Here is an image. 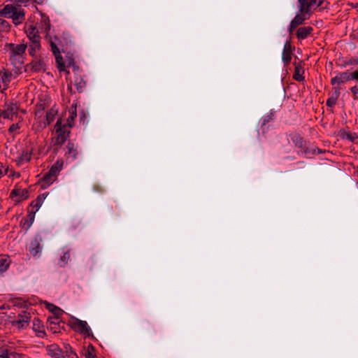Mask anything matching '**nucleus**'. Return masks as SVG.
I'll use <instances>...</instances> for the list:
<instances>
[{
	"mask_svg": "<svg viewBox=\"0 0 358 358\" xmlns=\"http://www.w3.org/2000/svg\"><path fill=\"white\" fill-rule=\"evenodd\" d=\"M12 201H13V204L14 206H17L19 205L21 201H22V196H20V197H16V198H14V199H11Z\"/></svg>",
	"mask_w": 358,
	"mask_h": 358,
	"instance_id": "obj_44",
	"label": "nucleus"
},
{
	"mask_svg": "<svg viewBox=\"0 0 358 358\" xmlns=\"http://www.w3.org/2000/svg\"><path fill=\"white\" fill-rule=\"evenodd\" d=\"M313 31V28L310 26L299 27L296 33L299 40H303L308 38Z\"/></svg>",
	"mask_w": 358,
	"mask_h": 358,
	"instance_id": "obj_21",
	"label": "nucleus"
},
{
	"mask_svg": "<svg viewBox=\"0 0 358 358\" xmlns=\"http://www.w3.org/2000/svg\"><path fill=\"white\" fill-rule=\"evenodd\" d=\"M63 163L59 161L56 162L50 169V170L43 176L41 181V186L43 189L48 187L57 178L59 173L62 169Z\"/></svg>",
	"mask_w": 358,
	"mask_h": 358,
	"instance_id": "obj_2",
	"label": "nucleus"
},
{
	"mask_svg": "<svg viewBox=\"0 0 358 358\" xmlns=\"http://www.w3.org/2000/svg\"><path fill=\"white\" fill-rule=\"evenodd\" d=\"M41 44L40 41H35L34 42H31V44L29 45L28 51L29 55L31 57L36 56V52L40 49Z\"/></svg>",
	"mask_w": 358,
	"mask_h": 358,
	"instance_id": "obj_31",
	"label": "nucleus"
},
{
	"mask_svg": "<svg viewBox=\"0 0 358 358\" xmlns=\"http://www.w3.org/2000/svg\"><path fill=\"white\" fill-rule=\"evenodd\" d=\"M29 315L30 314L29 313H27L26 311H24V324L27 323V326H29V320L30 318Z\"/></svg>",
	"mask_w": 358,
	"mask_h": 358,
	"instance_id": "obj_46",
	"label": "nucleus"
},
{
	"mask_svg": "<svg viewBox=\"0 0 358 358\" xmlns=\"http://www.w3.org/2000/svg\"><path fill=\"white\" fill-rule=\"evenodd\" d=\"M18 110L19 106L16 103H11L7 106L6 109H0V117H3L4 119L13 120L14 117H17Z\"/></svg>",
	"mask_w": 358,
	"mask_h": 358,
	"instance_id": "obj_12",
	"label": "nucleus"
},
{
	"mask_svg": "<svg viewBox=\"0 0 358 358\" xmlns=\"http://www.w3.org/2000/svg\"><path fill=\"white\" fill-rule=\"evenodd\" d=\"M20 172H15V171H10V173L9 174V176L10 177H17V178H20Z\"/></svg>",
	"mask_w": 358,
	"mask_h": 358,
	"instance_id": "obj_47",
	"label": "nucleus"
},
{
	"mask_svg": "<svg viewBox=\"0 0 358 358\" xmlns=\"http://www.w3.org/2000/svg\"><path fill=\"white\" fill-rule=\"evenodd\" d=\"M10 27V25L6 20L0 18V34L1 32L8 31Z\"/></svg>",
	"mask_w": 358,
	"mask_h": 358,
	"instance_id": "obj_37",
	"label": "nucleus"
},
{
	"mask_svg": "<svg viewBox=\"0 0 358 358\" xmlns=\"http://www.w3.org/2000/svg\"><path fill=\"white\" fill-rule=\"evenodd\" d=\"M355 173H356V174L357 175V176H358V166H357V169H356Z\"/></svg>",
	"mask_w": 358,
	"mask_h": 358,
	"instance_id": "obj_60",
	"label": "nucleus"
},
{
	"mask_svg": "<svg viewBox=\"0 0 358 358\" xmlns=\"http://www.w3.org/2000/svg\"><path fill=\"white\" fill-rule=\"evenodd\" d=\"M19 224H20V226H22V220L21 221H20Z\"/></svg>",
	"mask_w": 358,
	"mask_h": 358,
	"instance_id": "obj_61",
	"label": "nucleus"
},
{
	"mask_svg": "<svg viewBox=\"0 0 358 358\" xmlns=\"http://www.w3.org/2000/svg\"><path fill=\"white\" fill-rule=\"evenodd\" d=\"M303 62H300L299 63H294V72L293 74V78L294 80L301 82L305 80V78L303 76L304 70L303 67Z\"/></svg>",
	"mask_w": 358,
	"mask_h": 358,
	"instance_id": "obj_19",
	"label": "nucleus"
},
{
	"mask_svg": "<svg viewBox=\"0 0 358 358\" xmlns=\"http://www.w3.org/2000/svg\"><path fill=\"white\" fill-rule=\"evenodd\" d=\"M20 196H22V192L20 188L15 187L11 191L9 197L10 199H14Z\"/></svg>",
	"mask_w": 358,
	"mask_h": 358,
	"instance_id": "obj_38",
	"label": "nucleus"
},
{
	"mask_svg": "<svg viewBox=\"0 0 358 358\" xmlns=\"http://www.w3.org/2000/svg\"><path fill=\"white\" fill-rule=\"evenodd\" d=\"M296 28V27H292V23L290 22L289 26L288 27V31L289 34H292L293 31Z\"/></svg>",
	"mask_w": 358,
	"mask_h": 358,
	"instance_id": "obj_48",
	"label": "nucleus"
},
{
	"mask_svg": "<svg viewBox=\"0 0 358 358\" xmlns=\"http://www.w3.org/2000/svg\"><path fill=\"white\" fill-rule=\"evenodd\" d=\"M70 259V252L69 251H66L65 252L63 255L60 257L59 262H58V265L61 267H64L65 266L69 260Z\"/></svg>",
	"mask_w": 358,
	"mask_h": 358,
	"instance_id": "obj_33",
	"label": "nucleus"
},
{
	"mask_svg": "<svg viewBox=\"0 0 358 358\" xmlns=\"http://www.w3.org/2000/svg\"><path fill=\"white\" fill-rule=\"evenodd\" d=\"M27 36L29 38L31 42H34L35 41H40V36L38 35V29L31 26L27 31Z\"/></svg>",
	"mask_w": 358,
	"mask_h": 358,
	"instance_id": "obj_27",
	"label": "nucleus"
},
{
	"mask_svg": "<svg viewBox=\"0 0 358 358\" xmlns=\"http://www.w3.org/2000/svg\"><path fill=\"white\" fill-rule=\"evenodd\" d=\"M292 48L289 41H287L284 45L282 59L285 66H287L292 59Z\"/></svg>",
	"mask_w": 358,
	"mask_h": 358,
	"instance_id": "obj_17",
	"label": "nucleus"
},
{
	"mask_svg": "<svg viewBox=\"0 0 358 358\" xmlns=\"http://www.w3.org/2000/svg\"><path fill=\"white\" fill-rule=\"evenodd\" d=\"M17 159H18V161H19V162L22 161V154L18 156Z\"/></svg>",
	"mask_w": 358,
	"mask_h": 358,
	"instance_id": "obj_53",
	"label": "nucleus"
},
{
	"mask_svg": "<svg viewBox=\"0 0 358 358\" xmlns=\"http://www.w3.org/2000/svg\"><path fill=\"white\" fill-rule=\"evenodd\" d=\"M48 194H39L36 199L32 201L30 205L27 207V220L24 224H27L28 227H29L32 223L34 222L35 214L41 206L44 199L47 196Z\"/></svg>",
	"mask_w": 358,
	"mask_h": 358,
	"instance_id": "obj_4",
	"label": "nucleus"
},
{
	"mask_svg": "<svg viewBox=\"0 0 358 358\" xmlns=\"http://www.w3.org/2000/svg\"><path fill=\"white\" fill-rule=\"evenodd\" d=\"M336 65L341 69H345L348 66H356L358 65V56L339 58Z\"/></svg>",
	"mask_w": 358,
	"mask_h": 358,
	"instance_id": "obj_14",
	"label": "nucleus"
},
{
	"mask_svg": "<svg viewBox=\"0 0 358 358\" xmlns=\"http://www.w3.org/2000/svg\"><path fill=\"white\" fill-rule=\"evenodd\" d=\"M10 355H12V354L9 353V351L8 349H5V348L0 349V357L9 358Z\"/></svg>",
	"mask_w": 358,
	"mask_h": 358,
	"instance_id": "obj_40",
	"label": "nucleus"
},
{
	"mask_svg": "<svg viewBox=\"0 0 358 358\" xmlns=\"http://www.w3.org/2000/svg\"><path fill=\"white\" fill-rule=\"evenodd\" d=\"M350 80L358 82V69L350 71L336 72V76L331 79V85L334 87H340L342 85Z\"/></svg>",
	"mask_w": 358,
	"mask_h": 358,
	"instance_id": "obj_1",
	"label": "nucleus"
},
{
	"mask_svg": "<svg viewBox=\"0 0 358 358\" xmlns=\"http://www.w3.org/2000/svg\"><path fill=\"white\" fill-rule=\"evenodd\" d=\"M8 171H9L8 167H6V168L5 169V170H4V174H7V173H8Z\"/></svg>",
	"mask_w": 358,
	"mask_h": 358,
	"instance_id": "obj_54",
	"label": "nucleus"
},
{
	"mask_svg": "<svg viewBox=\"0 0 358 358\" xmlns=\"http://www.w3.org/2000/svg\"><path fill=\"white\" fill-rule=\"evenodd\" d=\"M47 355L52 358H65L63 355V349H62L57 344L53 343L49 345L45 348Z\"/></svg>",
	"mask_w": 358,
	"mask_h": 358,
	"instance_id": "obj_13",
	"label": "nucleus"
},
{
	"mask_svg": "<svg viewBox=\"0 0 358 358\" xmlns=\"http://www.w3.org/2000/svg\"><path fill=\"white\" fill-rule=\"evenodd\" d=\"M74 85L78 93H82L86 87V81L81 75L76 74Z\"/></svg>",
	"mask_w": 358,
	"mask_h": 358,
	"instance_id": "obj_26",
	"label": "nucleus"
},
{
	"mask_svg": "<svg viewBox=\"0 0 358 358\" xmlns=\"http://www.w3.org/2000/svg\"><path fill=\"white\" fill-rule=\"evenodd\" d=\"M6 47L10 51V66H17L22 68V43H6Z\"/></svg>",
	"mask_w": 358,
	"mask_h": 358,
	"instance_id": "obj_3",
	"label": "nucleus"
},
{
	"mask_svg": "<svg viewBox=\"0 0 358 358\" xmlns=\"http://www.w3.org/2000/svg\"><path fill=\"white\" fill-rule=\"evenodd\" d=\"M0 16L12 18L13 22L17 25L21 23L20 19L22 18V13L16 6L7 4L0 10Z\"/></svg>",
	"mask_w": 358,
	"mask_h": 358,
	"instance_id": "obj_6",
	"label": "nucleus"
},
{
	"mask_svg": "<svg viewBox=\"0 0 358 358\" xmlns=\"http://www.w3.org/2000/svg\"><path fill=\"white\" fill-rule=\"evenodd\" d=\"M36 116L40 117L45 108L43 104L36 105Z\"/></svg>",
	"mask_w": 358,
	"mask_h": 358,
	"instance_id": "obj_41",
	"label": "nucleus"
},
{
	"mask_svg": "<svg viewBox=\"0 0 358 358\" xmlns=\"http://www.w3.org/2000/svg\"><path fill=\"white\" fill-rule=\"evenodd\" d=\"M20 128V122H19L16 124H13L12 125H10V127L8 129V131L10 133H12L14 131H15L16 129H19Z\"/></svg>",
	"mask_w": 358,
	"mask_h": 358,
	"instance_id": "obj_42",
	"label": "nucleus"
},
{
	"mask_svg": "<svg viewBox=\"0 0 358 358\" xmlns=\"http://www.w3.org/2000/svg\"><path fill=\"white\" fill-rule=\"evenodd\" d=\"M57 39L55 38L52 40L51 38H50V45L51 47L52 52L55 57V60L57 63V69L59 71H65V64L63 60V57L60 54V51L59 48H57L56 45V41Z\"/></svg>",
	"mask_w": 358,
	"mask_h": 358,
	"instance_id": "obj_11",
	"label": "nucleus"
},
{
	"mask_svg": "<svg viewBox=\"0 0 358 358\" xmlns=\"http://www.w3.org/2000/svg\"><path fill=\"white\" fill-rule=\"evenodd\" d=\"M52 38V40H54L55 38H57V40L56 41V45L58 47L60 43H61V41L59 40V38H57V36H54V37H52L51 36H50L49 34H47L46 35V39L50 42V38Z\"/></svg>",
	"mask_w": 358,
	"mask_h": 358,
	"instance_id": "obj_43",
	"label": "nucleus"
},
{
	"mask_svg": "<svg viewBox=\"0 0 358 358\" xmlns=\"http://www.w3.org/2000/svg\"><path fill=\"white\" fill-rule=\"evenodd\" d=\"M357 185H358V182H357Z\"/></svg>",
	"mask_w": 358,
	"mask_h": 358,
	"instance_id": "obj_62",
	"label": "nucleus"
},
{
	"mask_svg": "<svg viewBox=\"0 0 358 358\" xmlns=\"http://www.w3.org/2000/svg\"><path fill=\"white\" fill-rule=\"evenodd\" d=\"M315 154H320V153H323L324 152V151H323L322 150L320 149V148H315Z\"/></svg>",
	"mask_w": 358,
	"mask_h": 358,
	"instance_id": "obj_50",
	"label": "nucleus"
},
{
	"mask_svg": "<svg viewBox=\"0 0 358 358\" xmlns=\"http://www.w3.org/2000/svg\"><path fill=\"white\" fill-rule=\"evenodd\" d=\"M49 327H48L53 334L60 332L59 320H54L52 317H49L48 319Z\"/></svg>",
	"mask_w": 358,
	"mask_h": 358,
	"instance_id": "obj_28",
	"label": "nucleus"
},
{
	"mask_svg": "<svg viewBox=\"0 0 358 358\" xmlns=\"http://www.w3.org/2000/svg\"><path fill=\"white\" fill-rule=\"evenodd\" d=\"M28 250L31 255L36 257L38 254H40L42 250V247L38 239L35 238L31 241Z\"/></svg>",
	"mask_w": 358,
	"mask_h": 358,
	"instance_id": "obj_24",
	"label": "nucleus"
},
{
	"mask_svg": "<svg viewBox=\"0 0 358 358\" xmlns=\"http://www.w3.org/2000/svg\"><path fill=\"white\" fill-rule=\"evenodd\" d=\"M21 3H22V0H14V3L12 4L17 8L22 13V11L20 10Z\"/></svg>",
	"mask_w": 358,
	"mask_h": 358,
	"instance_id": "obj_45",
	"label": "nucleus"
},
{
	"mask_svg": "<svg viewBox=\"0 0 358 358\" xmlns=\"http://www.w3.org/2000/svg\"><path fill=\"white\" fill-rule=\"evenodd\" d=\"M69 325L75 331L83 335L85 337L94 338L92 330L86 321L72 317L69 321Z\"/></svg>",
	"mask_w": 358,
	"mask_h": 358,
	"instance_id": "obj_5",
	"label": "nucleus"
},
{
	"mask_svg": "<svg viewBox=\"0 0 358 358\" xmlns=\"http://www.w3.org/2000/svg\"><path fill=\"white\" fill-rule=\"evenodd\" d=\"M26 48H27V45L24 44V48H23L24 52H25Z\"/></svg>",
	"mask_w": 358,
	"mask_h": 358,
	"instance_id": "obj_59",
	"label": "nucleus"
},
{
	"mask_svg": "<svg viewBox=\"0 0 358 358\" xmlns=\"http://www.w3.org/2000/svg\"><path fill=\"white\" fill-rule=\"evenodd\" d=\"M57 113V110H55L54 108H51L48 112H47L45 115L46 122L44 123L45 126L50 124L52 122L54 121Z\"/></svg>",
	"mask_w": 358,
	"mask_h": 358,
	"instance_id": "obj_32",
	"label": "nucleus"
},
{
	"mask_svg": "<svg viewBox=\"0 0 358 358\" xmlns=\"http://www.w3.org/2000/svg\"><path fill=\"white\" fill-rule=\"evenodd\" d=\"M352 7L357 8V6H358V3H356L355 5H354L353 3H352Z\"/></svg>",
	"mask_w": 358,
	"mask_h": 358,
	"instance_id": "obj_58",
	"label": "nucleus"
},
{
	"mask_svg": "<svg viewBox=\"0 0 358 358\" xmlns=\"http://www.w3.org/2000/svg\"><path fill=\"white\" fill-rule=\"evenodd\" d=\"M77 117V111H76V106L72 105L69 109V116L67 119V126L69 127H72L73 125V122Z\"/></svg>",
	"mask_w": 358,
	"mask_h": 358,
	"instance_id": "obj_29",
	"label": "nucleus"
},
{
	"mask_svg": "<svg viewBox=\"0 0 358 358\" xmlns=\"http://www.w3.org/2000/svg\"><path fill=\"white\" fill-rule=\"evenodd\" d=\"M275 118V114H274V112L273 110H271L268 115L264 116L262 119V127H264L265 126L267 123H268L269 122L273 120Z\"/></svg>",
	"mask_w": 358,
	"mask_h": 358,
	"instance_id": "obj_36",
	"label": "nucleus"
},
{
	"mask_svg": "<svg viewBox=\"0 0 358 358\" xmlns=\"http://www.w3.org/2000/svg\"><path fill=\"white\" fill-rule=\"evenodd\" d=\"M10 69L3 68L0 71V77L4 85L8 87V83L22 73V67L10 66Z\"/></svg>",
	"mask_w": 358,
	"mask_h": 358,
	"instance_id": "obj_8",
	"label": "nucleus"
},
{
	"mask_svg": "<svg viewBox=\"0 0 358 358\" xmlns=\"http://www.w3.org/2000/svg\"><path fill=\"white\" fill-rule=\"evenodd\" d=\"M17 324H22V320H18L17 322H16Z\"/></svg>",
	"mask_w": 358,
	"mask_h": 358,
	"instance_id": "obj_55",
	"label": "nucleus"
},
{
	"mask_svg": "<svg viewBox=\"0 0 358 358\" xmlns=\"http://www.w3.org/2000/svg\"><path fill=\"white\" fill-rule=\"evenodd\" d=\"M291 139L296 147L301 149L303 154H315V150L309 149V142L303 139V138L299 134L292 135Z\"/></svg>",
	"mask_w": 358,
	"mask_h": 358,
	"instance_id": "obj_10",
	"label": "nucleus"
},
{
	"mask_svg": "<svg viewBox=\"0 0 358 358\" xmlns=\"http://www.w3.org/2000/svg\"><path fill=\"white\" fill-rule=\"evenodd\" d=\"M45 308L54 315L52 317L54 320H59L60 316L64 313V311L60 308L48 302H45Z\"/></svg>",
	"mask_w": 358,
	"mask_h": 358,
	"instance_id": "obj_23",
	"label": "nucleus"
},
{
	"mask_svg": "<svg viewBox=\"0 0 358 358\" xmlns=\"http://www.w3.org/2000/svg\"><path fill=\"white\" fill-rule=\"evenodd\" d=\"M73 69H74V71H78V66H74Z\"/></svg>",
	"mask_w": 358,
	"mask_h": 358,
	"instance_id": "obj_57",
	"label": "nucleus"
},
{
	"mask_svg": "<svg viewBox=\"0 0 358 358\" xmlns=\"http://www.w3.org/2000/svg\"><path fill=\"white\" fill-rule=\"evenodd\" d=\"M95 348L92 345L90 344L87 346V350L85 352V357L86 358H96V353H95Z\"/></svg>",
	"mask_w": 358,
	"mask_h": 358,
	"instance_id": "obj_34",
	"label": "nucleus"
},
{
	"mask_svg": "<svg viewBox=\"0 0 358 358\" xmlns=\"http://www.w3.org/2000/svg\"><path fill=\"white\" fill-rule=\"evenodd\" d=\"M31 329L36 333V336L39 338H43L46 334L43 323L36 317H34L32 321Z\"/></svg>",
	"mask_w": 358,
	"mask_h": 358,
	"instance_id": "obj_15",
	"label": "nucleus"
},
{
	"mask_svg": "<svg viewBox=\"0 0 358 358\" xmlns=\"http://www.w3.org/2000/svg\"><path fill=\"white\" fill-rule=\"evenodd\" d=\"M67 90H68L71 93H73V90H72V83H71L69 85H68Z\"/></svg>",
	"mask_w": 358,
	"mask_h": 358,
	"instance_id": "obj_49",
	"label": "nucleus"
},
{
	"mask_svg": "<svg viewBox=\"0 0 358 358\" xmlns=\"http://www.w3.org/2000/svg\"><path fill=\"white\" fill-rule=\"evenodd\" d=\"M338 136L343 140H347L352 143H357L358 135L356 133H352L345 129H341L338 132Z\"/></svg>",
	"mask_w": 358,
	"mask_h": 358,
	"instance_id": "obj_18",
	"label": "nucleus"
},
{
	"mask_svg": "<svg viewBox=\"0 0 358 358\" xmlns=\"http://www.w3.org/2000/svg\"><path fill=\"white\" fill-rule=\"evenodd\" d=\"M45 64L42 59L38 61H32L29 64H27L24 68V71H27L28 69L35 72H38L42 70H45Z\"/></svg>",
	"mask_w": 358,
	"mask_h": 358,
	"instance_id": "obj_20",
	"label": "nucleus"
},
{
	"mask_svg": "<svg viewBox=\"0 0 358 358\" xmlns=\"http://www.w3.org/2000/svg\"><path fill=\"white\" fill-rule=\"evenodd\" d=\"M63 355L65 356V358H79L69 344H64Z\"/></svg>",
	"mask_w": 358,
	"mask_h": 358,
	"instance_id": "obj_30",
	"label": "nucleus"
},
{
	"mask_svg": "<svg viewBox=\"0 0 358 358\" xmlns=\"http://www.w3.org/2000/svg\"><path fill=\"white\" fill-rule=\"evenodd\" d=\"M9 263L5 257H0V273H3L8 268Z\"/></svg>",
	"mask_w": 358,
	"mask_h": 358,
	"instance_id": "obj_35",
	"label": "nucleus"
},
{
	"mask_svg": "<svg viewBox=\"0 0 358 358\" xmlns=\"http://www.w3.org/2000/svg\"><path fill=\"white\" fill-rule=\"evenodd\" d=\"M34 2L37 3L38 4H41V3H43L44 0H34Z\"/></svg>",
	"mask_w": 358,
	"mask_h": 358,
	"instance_id": "obj_52",
	"label": "nucleus"
},
{
	"mask_svg": "<svg viewBox=\"0 0 358 358\" xmlns=\"http://www.w3.org/2000/svg\"><path fill=\"white\" fill-rule=\"evenodd\" d=\"M2 168H3V166L2 165L0 166V178L3 176V171H2Z\"/></svg>",
	"mask_w": 358,
	"mask_h": 358,
	"instance_id": "obj_51",
	"label": "nucleus"
},
{
	"mask_svg": "<svg viewBox=\"0 0 358 358\" xmlns=\"http://www.w3.org/2000/svg\"><path fill=\"white\" fill-rule=\"evenodd\" d=\"M340 90V87H334V92L331 94L330 96L326 101L327 106L331 108L336 104L337 100L341 94Z\"/></svg>",
	"mask_w": 358,
	"mask_h": 358,
	"instance_id": "obj_22",
	"label": "nucleus"
},
{
	"mask_svg": "<svg viewBox=\"0 0 358 358\" xmlns=\"http://www.w3.org/2000/svg\"><path fill=\"white\" fill-rule=\"evenodd\" d=\"M324 0H298L299 12L311 15L313 10L322 6Z\"/></svg>",
	"mask_w": 358,
	"mask_h": 358,
	"instance_id": "obj_9",
	"label": "nucleus"
},
{
	"mask_svg": "<svg viewBox=\"0 0 358 358\" xmlns=\"http://www.w3.org/2000/svg\"><path fill=\"white\" fill-rule=\"evenodd\" d=\"M25 157H26V159H27V161H29V160H30V157H27V155H26L25 156L24 155V158Z\"/></svg>",
	"mask_w": 358,
	"mask_h": 358,
	"instance_id": "obj_56",
	"label": "nucleus"
},
{
	"mask_svg": "<svg viewBox=\"0 0 358 358\" xmlns=\"http://www.w3.org/2000/svg\"><path fill=\"white\" fill-rule=\"evenodd\" d=\"M310 15L308 14H305V13H297L294 19L291 21L292 23V27H299L302 24L305 20L309 19Z\"/></svg>",
	"mask_w": 358,
	"mask_h": 358,
	"instance_id": "obj_25",
	"label": "nucleus"
},
{
	"mask_svg": "<svg viewBox=\"0 0 358 358\" xmlns=\"http://www.w3.org/2000/svg\"><path fill=\"white\" fill-rule=\"evenodd\" d=\"M78 145L74 142L69 141L66 145L67 151L65 153V155L68 158H71L72 159H76L78 155Z\"/></svg>",
	"mask_w": 358,
	"mask_h": 358,
	"instance_id": "obj_16",
	"label": "nucleus"
},
{
	"mask_svg": "<svg viewBox=\"0 0 358 358\" xmlns=\"http://www.w3.org/2000/svg\"><path fill=\"white\" fill-rule=\"evenodd\" d=\"M349 90L352 94L353 100L358 101V83L351 87Z\"/></svg>",
	"mask_w": 358,
	"mask_h": 358,
	"instance_id": "obj_39",
	"label": "nucleus"
},
{
	"mask_svg": "<svg viewBox=\"0 0 358 358\" xmlns=\"http://www.w3.org/2000/svg\"><path fill=\"white\" fill-rule=\"evenodd\" d=\"M55 130L57 134L55 138V144L61 145L69 137V127L66 124H63L62 120L61 118H59L55 126Z\"/></svg>",
	"mask_w": 358,
	"mask_h": 358,
	"instance_id": "obj_7",
	"label": "nucleus"
}]
</instances>
